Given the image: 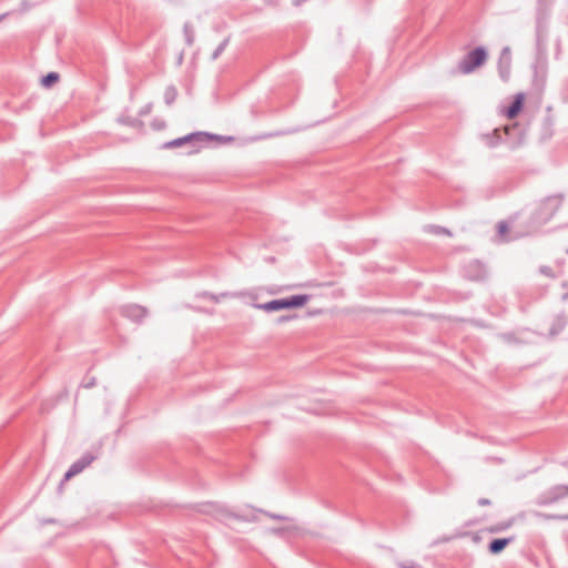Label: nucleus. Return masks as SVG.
<instances>
[{
  "label": "nucleus",
  "mask_w": 568,
  "mask_h": 568,
  "mask_svg": "<svg viewBox=\"0 0 568 568\" xmlns=\"http://www.w3.org/2000/svg\"><path fill=\"white\" fill-rule=\"evenodd\" d=\"M511 541V538H497L489 542L488 549L491 554L501 552L507 545Z\"/></svg>",
  "instance_id": "9b49d317"
},
{
  "label": "nucleus",
  "mask_w": 568,
  "mask_h": 568,
  "mask_svg": "<svg viewBox=\"0 0 568 568\" xmlns=\"http://www.w3.org/2000/svg\"><path fill=\"white\" fill-rule=\"evenodd\" d=\"M230 41V38L224 39L212 53V60H216L225 50Z\"/></svg>",
  "instance_id": "2eb2a0df"
},
{
  "label": "nucleus",
  "mask_w": 568,
  "mask_h": 568,
  "mask_svg": "<svg viewBox=\"0 0 568 568\" xmlns=\"http://www.w3.org/2000/svg\"><path fill=\"white\" fill-rule=\"evenodd\" d=\"M488 58L484 47H477L468 52L458 63V70L463 74H469L481 67Z\"/></svg>",
  "instance_id": "7ed1b4c3"
},
{
  "label": "nucleus",
  "mask_w": 568,
  "mask_h": 568,
  "mask_svg": "<svg viewBox=\"0 0 568 568\" xmlns=\"http://www.w3.org/2000/svg\"><path fill=\"white\" fill-rule=\"evenodd\" d=\"M565 497H568V485H556L542 493L538 497L537 504L540 506L551 505Z\"/></svg>",
  "instance_id": "423d86ee"
},
{
  "label": "nucleus",
  "mask_w": 568,
  "mask_h": 568,
  "mask_svg": "<svg viewBox=\"0 0 568 568\" xmlns=\"http://www.w3.org/2000/svg\"><path fill=\"white\" fill-rule=\"evenodd\" d=\"M214 139H221L219 135L210 134L206 132H194L190 133L185 136L174 139L172 141L165 142L163 144L164 149H173V148H180L185 144H192L193 146L205 143Z\"/></svg>",
  "instance_id": "20e7f679"
},
{
  "label": "nucleus",
  "mask_w": 568,
  "mask_h": 568,
  "mask_svg": "<svg viewBox=\"0 0 568 568\" xmlns=\"http://www.w3.org/2000/svg\"><path fill=\"white\" fill-rule=\"evenodd\" d=\"M494 134H495V135H497V136L499 138V130H497V129H496V130L494 131Z\"/></svg>",
  "instance_id": "c756f323"
},
{
  "label": "nucleus",
  "mask_w": 568,
  "mask_h": 568,
  "mask_svg": "<svg viewBox=\"0 0 568 568\" xmlns=\"http://www.w3.org/2000/svg\"><path fill=\"white\" fill-rule=\"evenodd\" d=\"M535 516L542 519H568V515H547L544 513L536 511Z\"/></svg>",
  "instance_id": "dca6fc26"
},
{
  "label": "nucleus",
  "mask_w": 568,
  "mask_h": 568,
  "mask_svg": "<svg viewBox=\"0 0 568 568\" xmlns=\"http://www.w3.org/2000/svg\"><path fill=\"white\" fill-rule=\"evenodd\" d=\"M294 317H295V315H294V316H290V315H282V316H280V317L277 318V323H278V324H281V323H285V322H287V321H290V320H292V318H294Z\"/></svg>",
  "instance_id": "393cba45"
},
{
  "label": "nucleus",
  "mask_w": 568,
  "mask_h": 568,
  "mask_svg": "<svg viewBox=\"0 0 568 568\" xmlns=\"http://www.w3.org/2000/svg\"><path fill=\"white\" fill-rule=\"evenodd\" d=\"M3 18H4V16H3V14H2V16H0V21H1Z\"/></svg>",
  "instance_id": "7c9ffc66"
},
{
  "label": "nucleus",
  "mask_w": 568,
  "mask_h": 568,
  "mask_svg": "<svg viewBox=\"0 0 568 568\" xmlns=\"http://www.w3.org/2000/svg\"><path fill=\"white\" fill-rule=\"evenodd\" d=\"M513 525V521H508L506 524L499 525L495 529H491V531H499L509 528Z\"/></svg>",
  "instance_id": "5701e85b"
},
{
  "label": "nucleus",
  "mask_w": 568,
  "mask_h": 568,
  "mask_svg": "<svg viewBox=\"0 0 568 568\" xmlns=\"http://www.w3.org/2000/svg\"><path fill=\"white\" fill-rule=\"evenodd\" d=\"M557 324L559 326V329L564 328L567 324V317L565 315H560L557 317Z\"/></svg>",
  "instance_id": "412c9836"
},
{
  "label": "nucleus",
  "mask_w": 568,
  "mask_h": 568,
  "mask_svg": "<svg viewBox=\"0 0 568 568\" xmlns=\"http://www.w3.org/2000/svg\"><path fill=\"white\" fill-rule=\"evenodd\" d=\"M204 297H209L210 300H212L213 302L217 303L220 301V297H226V296H231L232 294L230 293H222L220 296L217 295H214V294H210V293H203L202 294Z\"/></svg>",
  "instance_id": "a211bd4d"
},
{
  "label": "nucleus",
  "mask_w": 568,
  "mask_h": 568,
  "mask_svg": "<svg viewBox=\"0 0 568 568\" xmlns=\"http://www.w3.org/2000/svg\"><path fill=\"white\" fill-rule=\"evenodd\" d=\"M562 286H564V287H568V283H566V282H565V283L562 284ZM561 298H562V301H567V300H568V291L562 295V297H561Z\"/></svg>",
  "instance_id": "cd10ccee"
},
{
  "label": "nucleus",
  "mask_w": 568,
  "mask_h": 568,
  "mask_svg": "<svg viewBox=\"0 0 568 568\" xmlns=\"http://www.w3.org/2000/svg\"><path fill=\"white\" fill-rule=\"evenodd\" d=\"M265 515H267L268 517H271L272 519H275V520H287L288 518L283 516V515H277V514H271V513H265Z\"/></svg>",
  "instance_id": "4be33fe9"
},
{
  "label": "nucleus",
  "mask_w": 568,
  "mask_h": 568,
  "mask_svg": "<svg viewBox=\"0 0 568 568\" xmlns=\"http://www.w3.org/2000/svg\"><path fill=\"white\" fill-rule=\"evenodd\" d=\"M511 70V53L509 47H505L498 59V73L504 82H507L510 78Z\"/></svg>",
  "instance_id": "0eeeda50"
},
{
  "label": "nucleus",
  "mask_w": 568,
  "mask_h": 568,
  "mask_svg": "<svg viewBox=\"0 0 568 568\" xmlns=\"http://www.w3.org/2000/svg\"><path fill=\"white\" fill-rule=\"evenodd\" d=\"M429 230L435 234H446L449 236L452 235L450 231L443 226L430 225Z\"/></svg>",
  "instance_id": "f3484780"
},
{
  "label": "nucleus",
  "mask_w": 568,
  "mask_h": 568,
  "mask_svg": "<svg viewBox=\"0 0 568 568\" xmlns=\"http://www.w3.org/2000/svg\"><path fill=\"white\" fill-rule=\"evenodd\" d=\"M95 385V378L92 377L88 382L83 383L82 386L85 388H91Z\"/></svg>",
  "instance_id": "a878e982"
},
{
  "label": "nucleus",
  "mask_w": 568,
  "mask_h": 568,
  "mask_svg": "<svg viewBox=\"0 0 568 568\" xmlns=\"http://www.w3.org/2000/svg\"><path fill=\"white\" fill-rule=\"evenodd\" d=\"M498 234L503 237L508 231V224L505 221H500L497 225Z\"/></svg>",
  "instance_id": "6ab92c4d"
},
{
  "label": "nucleus",
  "mask_w": 568,
  "mask_h": 568,
  "mask_svg": "<svg viewBox=\"0 0 568 568\" xmlns=\"http://www.w3.org/2000/svg\"><path fill=\"white\" fill-rule=\"evenodd\" d=\"M95 459V456L91 453H85L81 458L75 460L71 467L80 474L83 469H85L88 466L92 464V462Z\"/></svg>",
  "instance_id": "9d476101"
},
{
  "label": "nucleus",
  "mask_w": 568,
  "mask_h": 568,
  "mask_svg": "<svg viewBox=\"0 0 568 568\" xmlns=\"http://www.w3.org/2000/svg\"><path fill=\"white\" fill-rule=\"evenodd\" d=\"M121 314L132 322L140 323L148 315V310L141 305L130 304L121 307Z\"/></svg>",
  "instance_id": "6e6552de"
},
{
  "label": "nucleus",
  "mask_w": 568,
  "mask_h": 568,
  "mask_svg": "<svg viewBox=\"0 0 568 568\" xmlns=\"http://www.w3.org/2000/svg\"><path fill=\"white\" fill-rule=\"evenodd\" d=\"M310 300V295H292L285 298L273 300L266 303H255L253 306L265 312H276L286 308H296L305 305Z\"/></svg>",
  "instance_id": "f03ea898"
},
{
  "label": "nucleus",
  "mask_w": 568,
  "mask_h": 568,
  "mask_svg": "<svg viewBox=\"0 0 568 568\" xmlns=\"http://www.w3.org/2000/svg\"><path fill=\"white\" fill-rule=\"evenodd\" d=\"M149 111H150V106H149V105H146L143 110H141L140 114H141V115L148 114V113H149Z\"/></svg>",
  "instance_id": "c85d7f7f"
},
{
  "label": "nucleus",
  "mask_w": 568,
  "mask_h": 568,
  "mask_svg": "<svg viewBox=\"0 0 568 568\" xmlns=\"http://www.w3.org/2000/svg\"><path fill=\"white\" fill-rule=\"evenodd\" d=\"M183 33L187 45H192L194 42V28L190 22L184 23Z\"/></svg>",
  "instance_id": "f8f14e48"
},
{
  "label": "nucleus",
  "mask_w": 568,
  "mask_h": 568,
  "mask_svg": "<svg viewBox=\"0 0 568 568\" xmlns=\"http://www.w3.org/2000/svg\"><path fill=\"white\" fill-rule=\"evenodd\" d=\"M564 196L561 194L547 196L539 204L538 209L532 215V223L536 226H540L547 223L555 213L560 209Z\"/></svg>",
  "instance_id": "f257e3e1"
},
{
  "label": "nucleus",
  "mask_w": 568,
  "mask_h": 568,
  "mask_svg": "<svg viewBox=\"0 0 568 568\" xmlns=\"http://www.w3.org/2000/svg\"><path fill=\"white\" fill-rule=\"evenodd\" d=\"M566 253L568 254V248L566 250Z\"/></svg>",
  "instance_id": "2f4dec72"
},
{
  "label": "nucleus",
  "mask_w": 568,
  "mask_h": 568,
  "mask_svg": "<svg viewBox=\"0 0 568 568\" xmlns=\"http://www.w3.org/2000/svg\"><path fill=\"white\" fill-rule=\"evenodd\" d=\"M524 101H525V94L521 92L517 93L514 98V101L506 110V116L508 119H515L518 115V113L521 111Z\"/></svg>",
  "instance_id": "1a4fd4ad"
},
{
  "label": "nucleus",
  "mask_w": 568,
  "mask_h": 568,
  "mask_svg": "<svg viewBox=\"0 0 568 568\" xmlns=\"http://www.w3.org/2000/svg\"><path fill=\"white\" fill-rule=\"evenodd\" d=\"M178 97V91L175 87L170 85L164 91V101L168 105H171Z\"/></svg>",
  "instance_id": "4468645a"
},
{
  "label": "nucleus",
  "mask_w": 568,
  "mask_h": 568,
  "mask_svg": "<svg viewBox=\"0 0 568 568\" xmlns=\"http://www.w3.org/2000/svg\"><path fill=\"white\" fill-rule=\"evenodd\" d=\"M58 81H59V74L57 72H49L47 75H44L41 79V84L44 88H50L51 85H53Z\"/></svg>",
  "instance_id": "ddd939ff"
},
{
  "label": "nucleus",
  "mask_w": 568,
  "mask_h": 568,
  "mask_svg": "<svg viewBox=\"0 0 568 568\" xmlns=\"http://www.w3.org/2000/svg\"><path fill=\"white\" fill-rule=\"evenodd\" d=\"M215 516L216 518L227 524L231 519L245 521V523H253L257 520V517L254 514H245L243 511H234L229 509L225 506H216L215 507Z\"/></svg>",
  "instance_id": "39448f33"
},
{
  "label": "nucleus",
  "mask_w": 568,
  "mask_h": 568,
  "mask_svg": "<svg viewBox=\"0 0 568 568\" xmlns=\"http://www.w3.org/2000/svg\"><path fill=\"white\" fill-rule=\"evenodd\" d=\"M478 504L480 506H488V505H490V500L487 498H480V499H478Z\"/></svg>",
  "instance_id": "bb28decb"
},
{
  "label": "nucleus",
  "mask_w": 568,
  "mask_h": 568,
  "mask_svg": "<svg viewBox=\"0 0 568 568\" xmlns=\"http://www.w3.org/2000/svg\"><path fill=\"white\" fill-rule=\"evenodd\" d=\"M286 531V528H273L271 529V532L276 536H283Z\"/></svg>",
  "instance_id": "b1692460"
},
{
  "label": "nucleus",
  "mask_w": 568,
  "mask_h": 568,
  "mask_svg": "<svg viewBox=\"0 0 568 568\" xmlns=\"http://www.w3.org/2000/svg\"><path fill=\"white\" fill-rule=\"evenodd\" d=\"M75 475H78V473L70 466L68 471L64 474L62 483L68 481L69 479H71Z\"/></svg>",
  "instance_id": "aec40b11"
}]
</instances>
